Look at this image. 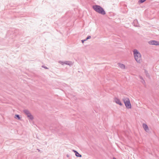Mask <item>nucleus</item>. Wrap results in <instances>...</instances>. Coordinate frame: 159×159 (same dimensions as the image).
Segmentation results:
<instances>
[{"label":"nucleus","mask_w":159,"mask_h":159,"mask_svg":"<svg viewBox=\"0 0 159 159\" xmlns=\"http://www.w3.org/2000/svg\"><path fill=\"white\" fill-rule=\"evenodd\" d=\"M133 52L135 60L137 63H140L142 61L141 54L136 49H134Z\"/></svg>","instance_id":"f257e3e1"},{"label":"nucleus","mask_w":159,"mask_h":159,"mask_svg":"<svg viewBox=\"0 0 159 159\" xmlns=\"http://www.w3.org/2000/svg\"><path fill=\"white\" fill-rule=\"evenodd\" d=\"M93 10L97 12L102 15H105L106 12L103 8L100 6L98 5H93L92 7Z\"/></svg>","instance_id":"f03ea898"},{"label":"nucleus","mask_w":159,"mask_h":159,"mask_svg":"<svg viewBox=\"0 0 159 159\" xmlns=\"http://www.w3.org/2000/svg\"><path fill=\"white\" fill-rule=\"evenodd\" d=\"M123 100L126 108H131L130 101L128 98L124 97L123 98Z\"/></svg>","instance_id":"7ed1b4c3"},{"label":"nucleus","mask_w":159,"mask_h":159,"mask_svg":"<svg viewBox=\"0 0 159 159\" xmlns=\"http://www.w3.org/2000/svg\"><path fill=\"white\" fill-rule=\"evenodd\" d=\"M59 63L61 64L62 65H63L64 64L68 65L70 66H71L73 64V63L70 61H58Z\"/></svg>","instance_id":"20e7f679"},{"label":"nucleus","mask_w":159,"mask_h":159,"mask_svg":"<svg viewBox=\"0 0 159 159\" xmlns=\"http://www.w3.org/2000/svg\"><path fill=\"white\" fill-rule=\"evenodd\" d=\"M148 43L150 45L159 46V41L152 40L149 41Z\"/></svg>","instance_id":"39448f33"},{"label":"nucleus","mask_w":159,"mask_h":159,"mask_svg":"<svg viewBox=\"0 0 159 159\" xmlns=\"http://www.w3.org/2000/svg\"><path fill=\"white\" fill-rule=\"evenodd\" d=\"M114 101L116 103L120 106H122V104L121 103L120 100L117 98H114Z\"/></svg>","instance_id":"423d86ee"},{"label":"nucleus","mask_w":159,"mask_h":159,"mask_svg":"<svg viewBox=\"0 0 159 159\" xmlns=\"http://www.w3.org/2000/svg\"><path fill=\"white\" fill-rule=\"evenodd\" d=\"M143 126L146 132H148L149 131V129L148 125L145 124H143Z\"/></svg>","instance_id":"0eeeda50"},{"label":"nucleus","mask_w":159,"mask_h":159,"mask_svg":"<svg viewBox=\"0 0 159 159\" xmlns=\"http://www.w3.org/2000/svg\"><path fill=\"white\" fill-rule=\"evenodd\" d=\"M23 112L27 116H28L29 115L31 114L30 111L27 109H25L23 110Z\"/></svg>","instance_id":"6e6552de"},{"label":"nucleus","mask_w":159,"mask_h":159,"mask_svg":"<svg viewBox=\"0 0 159 159\" xmlns=\"http://www.w3.org/2000/svg\"><path fill=\"white\" fill-rule=\"evenodd\" d=\"M119 67L121 69H124L125 68V66L122 64L120 63H118Z\"/></svg>","instance_id":"1a4fd4ad"},{"label":"nucleus","mask_w":159,"mask_h":159,"mask_svg":"<svg viewBox=\"0 0 159 159\" xmlns=\"http://www.w3.org/2000/svg\"><path fill=\"white\" fill-rule=\"evenodd\" d=\"M133 24L135 26H138V21L136 19H135L134 20Z\"/></svg>","instance_id":"9d476101"},{"label":"nucleus","mask_w":159,"mask_h":159,"mask_svg":"<svg viewBox=\"0 0 159 159\" xmlns=\"http://www.w3.org/2000/svg\"><path fill=\"white\" fill-rule=\"evenodd\" d=\"M27 117L29 118V119L31 120H32L34 119V117L33 116L31 115V114H30V115H29L28 116H27Z\"/></svg>","instance_id":"9b49d317"},{"label":"nucleus","mask_w":159,"mask_h":159,"mask_svg":"<svg viewBox=\"0 0 159 159\" xmlns=\"http://www.w3.org/2000/svg\"><path fill=\"white\" fill-rule=\"evenodd\" d=\"M139 77L140 79L142 80L141 81V82L143 84H145V81L144 80L143 78L141 76H140Z\"/></svg>","instance_id":"f8f14e48"},{"label":"nucleus","mask_w":159,"mask_h":159,"mask_svg":"<svg viewBox=\"0 0 159 159\" xmlns=\"http://www.w3.org/2000/svg\"><path fill=\"white\" fill-rule=\"evenodd\" d=\"M75 156L77 157H81L82 156L81 154H80L78 152L75 154Z\"/></svg>","instance_id":"ddd939ff"},{"label":"nucleus","mask_w":159,"mask_h":159,"mask_svg":"<svg viewBox=\"0 0 159 159\" xmlns=\"http://www.w3.org/2000/svg\"><path fill=\"white\" fill-rule=\"evenodd\" d=\"M15 118H17L18 119L20 120V118L18 115H16L15 116Z\"/></svg>","instance_id":"4468645a"},{"label":"nucleus","mask_w":159,"mask_h":159,"mask_svg":"<svg viewBox=\"0 0 159 159\" xmlns=\"http://www.w3.org/2000/svg\"><path fill=\"white\" fill-rule=\"evenodd\" d=\"M146 0H139V2L140 3H143Z\"/></svg>","instance_id":"2eb2a0df"},{"label":"nucleus","mask_w":159,"mask_h":159,"mask_svg":"<svg viewBox=\"0 0 159 159\" xmlns=\"http://www.w3.org/2000/svg\"><path fill=\"white\" fill-rule=\"evenodd\" d=\"M91 38V36H88L86 38V40H87V39H90Z\"/></svg>","instance_id":"dca6fc26"},{"label":"nucleus","mask_w":159,"mask_h":159,"mask_svg":"<svg viewBox=\"0 0 159 159\" xmlns=\"http://www.w3.org/2000/svg\"><path fill=\"white\" fill-rule=\"evenodd\" d=\"M42 67H43V68H45L46 69H48L47 67H46V66H42Z\"/></svg>","instance_id":"f3484780"},{"label":"nucleus","mask_w":159,"mask_h":159,"mask_svg":"<svg viewBox=\"0 0 159 159\" xmlns=\"http://www.w3.org/2000/svg\"><path fill=\"white\" fill-rule=\"evenodd\" d=\"M72 151L75 153V154L77 152L75 150H73Z\"/></svg>","instance_id":"a211bd4d"},{"label":"nucleus","mask_w":159,"mask_h":159,"mask_svg":"<svg viewBox=\"0 0 159 159\" xmlns=\"http://www.w3.org/2000/svg\"><path fill=\"white\" fill-rule=\"evenodd\" d=\"M145 72L146 73V76H149V75H148V72H146V71H145Z\"/></svg>","instance_id":"6ab92c4d"},{"label":"nucleus","mask_w":159,"mask_h":159,"mask_svg":"<svg viewBox=\"0 0 159 159\" xmlns=\"http://www.w3.org/2000/svg\"><path fill=\"white\" fill-rule=\"evenodd\" d=\"M86 40V39H84V40H82L81 41H82V43H83L84 41H85Z\"/></svg>","instance_id":"aec40b11"},{"label":"nucleus","mask_w":159,"mask_h":159,"mask_svg":"<svg viewBox=\"0 0 159 159\" xmlns=\"http://www.w3.org/2000/svg\"><path fill=\"white\" fill-rule=\"evenodd\" d=\"M113 159H116V158H115V157H113Z\"/></svg>","instance_id":"412c9836"},{"label":"nucleus","mask_w":159,"mask_h":159,"mask_svg":"<svg viewBox=\"0 0 159 159\" xmlns=\"http://www.w3.org/2000/svg\"><path fill=\"white\" fill-rule=\"evenodd\" d=\"M37 150H38V151H40V150H39V149H38Z\"/></svg>","instance_id":"4be33fe9"},{"label":"nucleus","mask_w":159,"mask_h":159,"mask_svg":"<svg viewBox=\"0 0 159 159\" xmlns=\"http://www.w3.org/2000/svg\"><path fill=\"white\" fill-rule=\"evenodd\" d=\"M67 156V157H69V156H68V155Z\"/></svg>","instance_id":"5701e85b"}]
</instances>
